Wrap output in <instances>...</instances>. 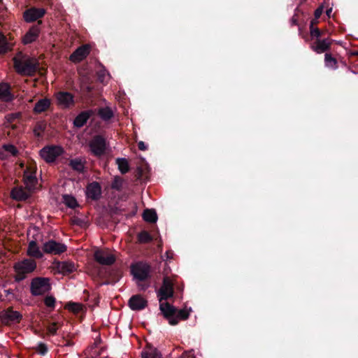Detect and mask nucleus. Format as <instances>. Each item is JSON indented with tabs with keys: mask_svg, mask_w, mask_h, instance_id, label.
Masks as SVG:
<instances>
[{
	"mask_svg": "<svg viewBox=\"0 0 358 358\" xmlns=\"http://www.w3.org/2000/svg\"><path fill=\"white\" fill-rule=\"evenodd\" d=\"M173 294V284L168 277L164 278L163 285L158 292L159 309L164 316L171 325L178 324L179 320H186L189 317V311L186 309L178 310L174 306L166 302V299Z\"/></svg>",
	"mask_w": 358,
	"mask_h": 358,
	"instance_id": "obj_1",
	"label": "nucleus"
},
{
	"mask_svg": "<svg viewBox=\"0 0 358 358\" xmlns=\"http://www.w3.org/2000/svg\"><path fill=\"white\" fill-rule=\"evenodd\" d=\"M15 71L21 75L31 76L37 69L38 62L34 57L18 53L14 58Z\"/></svg>",
	"mask_w": 358,
	"mask_h": 358,
	"instance_id": "obj_2",
	"label": "nucleus"
},
{
	"mask_svg": "<svg viewBox=\"0 0 358 358\" xmlns=\"http://www.w3.org/2000/svg\"><path fill=\"white\" fill-rule=\"evenodd\" d=\"M131 271L134 280L137 283H139L149 277L150 268L149 265L145 263L138 262L131 266Z\"/></svg>",
	"mask_w": 358,
	"mask_h": 358,
	"instance_id": "obj_3",
	"label": "nucleus"
},
{
	"mask_svg": "<svg viewBox=\"0 0 358 358\" xmlns=\"http://www.w3.org/2000/svg\"><path fill=\"white\" fill-rule=\"evenodd\" d=\"M36 266L35 261L31 259H24L15 265V270L17 273V280H22L24 274L32 272Z\"/></svg>",
	"mask_w": 358,
	"mask_h": 358,
	"instance_id": "obj_4",
	"label": "nucleus"
},
{
	"mask_svg": "<svg viewBox=\"0 0 358 358\" xmlns=\"http://www.w3.org/2000/svg\"><path fill=\"white\" fill-rule=\"evenodd\" d=\"M63 149L60 146H46L41 150V157L47 162H52L55 159L62 155Z\"/></svg>",
	"mask_w": 358,
	"mask_h": 358,
	"instance_id": "obj_5",
	"label": "nucleus"
},
{
	"mask_svg": "<svg viewBox=\"0 0 358 358\" xmlns=\"http://www.w3.org/2000/svg\"><path fill=\"white\" fill-rule=\"evenodd\" d=\"M50 289L48 278H38L32 280L31 285V293L34 295H41Z\"/></svg>",
	"mask_w": 358,
	"mask_h": 358,
	"instance_id": "obj_6",
	"label": "nucleus"
},
{
	"mask_svg": "<svg viewBox=\"0 0 358 358\" xmlns=\"http://www.w3.org/2000/svg\"><path fill=\"white\" fill-rule=\"evenodd\" d=\"M55 100L62 109L69 108L75 103L73 94L67 92H59L55 94Z\"/></svg>",
	"mask_w": 358,
	"mask_h": 358,
	"instance_id": "obj_7",
	"label": "nucleus"
},
{
	"mask_svg": "<svg viewBox=\"0 0 358 358\" xmlns=\"http://www.w3.org/2000/svg\"><path fill=\"white\" fill-rule=\"evenodd\" d=\"M24 182L27 189L33 190L36 185V166L30 164L24 171Z\"/></svg>",
	"mask_w": 358,
	"mask_h": 358,
	"instance_id": "obj_8",
	"label": "nucleus"
},
{
	"mask_svg": "<svg viewBox=\"0 0 358 358\" xmlns=\"http://www.w3.org/2000/svg\"><path fill=\"white\" fill-rule=\"evenodd\" d=\"M66 245L53 240L45 242L43 245V250L45 253L60 255L66 250Z\"/></svg>",
	"mask_w": 358,
	"mask_h": 358,
	"instance_id": "obj_9",
	"label": "nucleus"
},
{
	"mask_svg": "<svg viewBox=\"0 0 358 358\" xmlns=\"http://www.w3.org/2000/svg\"><path fill=\"white\" fill-rule=\"evenodd\" d=\"M91 152L96 156H101L106 150V141L101 136H96L90 143Z\"/></svg>",
	"mask_w": 358,
	"mask_h": 358,
	"instance_id": "obj_10",
	"label": "nucleus"
},
{
	"mask_svg": "<svg viewBox=\"0 0 358 358\" xmlns=\"http://www.w3.org/2000/svg\"><path fill=\"white\" fill-rule=\"evenodd\" d=\"M91 51V46L88 44L83 45L78 48L69 57V59L73 63H78L86 58Z\"/></svg>",
	"mask_w": 358,
	"mask_h": 358,
	"instance_id": "obj_11",
	"label": "nucleus"
},
{
	"mask_svg": "<svg viewBox=\"0 0 358 358\" xmlns=\"http://www.w3.org/2000/svg\"><path fill=\"white\" fill-rule=\"evenodd\" d=\"M94 257L97 262L103 265H110L115 262V257L108 250H96Z\"/></svg>",
	"mask_w": 358,
	"mask_h": 358,
	"instance_id": "obj_12",
	"label": "nucleus"
},
{
	"mask_svg": "<svg viewBox=\"0 0 358 358\" xmlns=\"http://www.w3.org/2000/svg\"><path fill=\"white\" fill-rule=\"evenodd\" d=\"M54 269L59 273L66 275L76 270V266L73 262H57L54 263Z\"/></svg>",
	"mask_w": 358,
	"mask_h": 358,
	"instance_id": "obj_13",
	"label": "nucleus"
},
{
	"mask_svg": "<svg viewBox=\"0 0 358 358\" xmlns=\"http://www.w3.org/2000/svg\"><path fill=\"white\" fill-rule=\"evenodd\" d=\"M45 13L43 8H31L25 10L23 16L27 22H31L43 17Z\"/></svg>",
	"mask_w": 358,
	"mask_h": 358,
	"instance_id": "obj_14",
	"label": "nucleus"
},
{
	"mask_svg": "<svg viewBox=\"0 0 358 358\" xmlns=\"http://www.w3.org/2000/svg\"><path fill=\"white\" fill-rule=\"evenodd\" d=\"M331 41L329 38L317 39L311 44L310 48L318 54L323 53L330 48Z\"/></svg>",
	"mask_w": 358,
	"mask_h": 358,
	"instance_id": "obj_15",
	"label": "nucleus"
},
{
	"mask_svg": "<svg viewBox=\"0 0 358 358\" xmlns=\"http://www.w3.org/2000/svg\"><path fill=\"white\" fill-rule=\"evenodd\" d=\"M101 194V188L99 184L96 182H93L88 185L86 189V195L87 198L93 200L99 199Z\"/></svg>",
	"mask_w": 358,
	"mask_h": 358,
	"instance_id": "obj_16",
	"label": "nucleus"
},
{
	"mask_svg": "<svg viewBox=\"0 0 358 358\" xmlns=\"http://www.w3.org/2000/svg\"><path fill=\"white\" fill-rule=\"evenodd\" d=\"M129 306L133 310H140L145 308L147 301L141 296L135 295L129 299Z\"/></svg>",
	"mask_w": 358,
	"mask_h": 358,
	"instance_id": "obj_17",
	"label": "nucleus"
},
{
	"mask_svg": "<svg viewBox=\"0 0 358 358\" xmlns=\"http://www.w3.org/2000/svg\"><path fill=\"white\" fill-rule=\"evenodd\" d=\"M21 315L17 311H14L11 309H8L3 313H1V323L3 322H17L20 321Z\"/></svg>",
	"mask_w": 358,
	"mask_h": 358,
	"instance_id": "obj_18",
	"label": "nucleus"
},
{
	"mask_svg": "<svg viewBox=\"0 0 358 358\" xmlns=\"http://www.w3.org/2000/svg\"><path fill=\"white\" fill-rule=\"evenodd\" d=\"M19 151L17 148L12 144H5L1 146V159L4 157H16Z\"/></svg>",
	"mask_w": 358,
	"mask_h": 358,
	"instance_id": "obj_19",
	"label": "nucleus"
},
{
	"mask_svg": "<svg viewBox=\"0 0 358 358\" xmlns=\"http://www.w3.org/2000/svg\"><path fill=\"white\" fill-rule=\"evenodd\" d=\"M40 29L38 26L32 27L23 38L24 44L31 43L34 41L38 36Z\"/></svg>",
	"mask_w": 358,
	"mask_h": 358,
	"instance_id": "obj_20",
	"label": "nucleus"
},
{
	"mask_svg": "<svg viewBox=\"0 0 358 358\" xmlns=\"http://www.w3.org/2000/svg\"><path fill=\"white\" fill-rule=\"evenodd\" d=\"M31 191L27 188H15L12 190L11 195L16 200H25L30 196Z\"/></svg>",
	"mask_w": 358,
	"mask_h": 358,
	"instance_id": "obj_21",
	"label": "nucleus"
},
{
	"mask_svg": "<svg viewBox=\"0 0 358 358\" xmlns=\"http://www.w3.org/2000/svg\"><path fill=\"white\" fill-rule=\"evenodd\" d=\"M27 254L28 255L35 258H41L43 256V253L40 248L34 241H31L29 242L27 248Z\"/></svg>",
	"mask_w": 358,
	"mask_h": 358,
	"instance_id": "obj_22",
	"label": "nucleus"
},
{
	"mask_svg": "<svg viewBox=\"0 0 358 358\" xmlns=\"http://www.w3.org/2000/svg\"><path fill=\"white\" fill-rule=\"evenodd\" d=\"M1 102H9L13 100L14 95L10 91V87L7 83H1Z\"/></svg>",
	"mask_w": 358,
	"mask_h": 358,
	"instance_id": "obj_23",
	"label": "nucleus"
},
{
	"mask_svg": "<svg viewBox=\"0 0 358 358\" xmlns=\"http://www.w3.org/2000/svg\"><path fill=\"white\" fill-rule=\"evenodd\" d=\"M50 105V101L48 99L39 100L34 106V112H44L48 110Z\"/></svg>",
	"mask_w": 358,
	"mask_h": 358,
	"instance_id": "obj_24",
	"label": "nucleus"
},
{
	"mask_svg": "<svg viewBox=\"0 0 358 358\" xmlns=\"http://www.w3.org/2000/svg\"><path fill=\"white\" fill-rule=\"evenodd\" d=\"M96 74H97L99 80L101 83H107L110 78V76L109 73L102 66H99L98 67Z\"/></svg>",
	"mask_w": 358,
	"mask_h": 358,
	"instance_id": "obj_25",
	"label": "nucleus"
},
{
	"mask_svg": "<svg viewBox=\"0 0 358 358\" xmlns=\"http://www.w3.org/2000/svg\"><path fill=\"white\" fill-rule=\"evenodd\" d=\"M143 217L145 221L154 223L157 220V215L155 210L146 209L143 213Z\"/></svg>",
	"mask_w": 358,
	"mask_h": 358,
	"instance_id": "obj_26",
	"label": "nucleus"
},
{
	"mask_svg": "<svg viewBox=\"0 0 358 358\" xmlns=\"http://www.w3.org/2000/svg\"><path fill=\"white\" fill-rule=\"evenodd\" d=\"M90 118V113H79L75 118L73 124L76 127H83Z\"/></svg>",
	"mask_w": 358,
	"mask_h": 358,
	"instance_id": "obj_27",
	"label": "nucleus"
},
{
	"mask_svg": "<svg viewBox=\"0 0 358 358\" xmlns=\"http://www.w3.org/2000/svg\"><path fill=\"white\" fill-rule=\"evenodd\" d=\"M315 21L312 20L310 24V35L312 39L315 41L320 39L322 32L316 27L314 26Z\"/></svg>",
	"mask_w": 358,
	"mask_h": 358,
	"instance_id": "obj_28",
	"label": "nucleus"
},
{
	"mask_svg": "<svg viewBox=\"0 0 358 358\" xmlns=\"http://www.w3.org/2000/svg\"><path fill=\"white\" fill-rule=\"evenodd\" d=\"M143 358H162L161 354L153 348H150L142 352Z\"/></svg>",
	"mask_w": 358,
	"mask_h": 358,
	"instance_id": "obj_29",
	"label": "nucleus"
},
{
	"mask_svg": "<svg viewBox=\"0 0 358 358\" xmlns=\"http://www.w3.org/2000/svg\"><path fill=\"white\" fill-rule=\"evenodd\" d=\"M70 166L73 169L78 172H81L84 169V163L80 159H74L71 160Z\"/></svg>",
	"mask_w": 358,
	"mask_h": 358,
	"instance_id": "obj_30",
	"label": "nucleus"
},
{
	"mask_svg": "<svg viewBox=\"0 0 358 358\" xmlns=\"http://www.w3.org/2000/svg\"><path fill=\"white\" fill-rule=\"evenodd\" d=\"M118 169L122 173H125L129 171V164L127 159L124 158L117 159Z\"/></svg>",
	"mask_w": 358,
	"mask_h": 358,
	"instance_id": "obj_31",
	"label": "nucleus"
},
{
	"mask_svg": "<svg viewBox=\"0 0 358 358\" xmlns=\"http://www.w3.org/2000/svg\"><path fill=\"white\" fill-rule=\"evenodd\" d=\"M63 200L64 203L69 208H74L78 206L76 199L71 195H64Z\"/></svg>",
	"mask_w": 358,
	"mask_h": 358,
	"instance_id": "obj_32",
	"label": "nucleus"
},
{
	"mask_svg": "<svg viewBox=\"0 0 358 358\" xmlns=\"http://www.w3.org/2000/svg\"><path fill=\"white\" fill-rule=\"evenodd\" d=\"M324 62L325 65L331 69H335L336 67L337 62L335 58H334L331 55L326 54L324 56Z\"/></svg>",
	"mask_w": 358,
	"mask_h": 358,
	"instance_id": "obj_33",
	"label": "nucleus"
},
{
	"mask_svg": "<svg viewBox=\"0 0 358 358\" xmlns=\"http://www.w3.org/2000/svg\"><path fill=\"white\" fill-rule=\"evenodd\" d=\"M13 43L11 42H7L6 38L1 34V53L6 52L11 50Z\"/></svg>",
	"mask_w": 358,
	"mask_h": 358,
	"instance_id": "obj_34",
	"label": "nucleus"
},
{
	"mask_svg": "<svg viewBox=\"0 0 358 358\" xmlns=\"http://www.w3.org/2000/svg\"><path fill=\"white\" fill-rule=\"evenodd\" d=\"M66 308L75 313H78L82 309V305L78 303H69L66 305Z\"/></svg>",
	"mask_w": 358,
	"mask_h": 358,
	"instance_id": "obj_35",
	"label": "nucleus"
},
{
	"mask_svg": "<svg viewBox=\"0 0 358 358\" xmlns=\"http://www.w3.org/2000/svg\"><path fill=\"white\" fill-rule=\"evenodd\" d=\"M151 240L150 235L147 231H142L138 234V241L142 243H146Z\"/></svg>",
	"mask_w": 358,
	"mask_h": 358,
	"instance_id": "obj_36",
	"label": "nucleus"
},
{
	"mask_svg": "<svg viewBox=\"0 0 358 358\" xmlns=\"http://www.w3.org/2000/svg\"><path fill=\"white\" fill-rule=\"evenodd\" d=\"M36 351L41 355H44L48 352V348L44 343H40L36 346Z\"/></svg>",
	"mask_w": 358,
	"mask_h": 358,
	"instance_id": "obj_37",
	"label": "nucleus"
},
{
	"mask_svg": "<svg viewBox=\"0 0 358 358\" xmlns=\"http://www.w3.org/2000/svg\"><path fill=\"white\" fill-rule=\"evenodd\" d=\"M45 127H46V124L44 123H40V124H37V126L34 129L35 134L38 136H41V132L45 130Z\"/></svg>",
	"mask_w": 358,
	"mask_h": 358,
	"instance_id": "obj_38",
	"label": "nucleus"
},
{
	"mask_svg": "<svg viewBox=\"0 0 358 358\" xmlns=\"http://www.w3.org/2000/svg\"><path fill=\"white\" fill-rule=\"evenodd\" d=\"M122 180L119 178H115L111 185L112 188L120 189L122 187Z\"/></svg>",
	"mask_w": 358,
	"mask_h": 358,
	"instance_id": "obj_39",
	"label": "nucleus"
},
{
	"mask_svg": "<svg viewBox=\"0 0 358 358\" xmlns=\"http://www.w3.org/2000/svg\"><path fill=\"white\" fill-rule=\"evenodd\" d=\"M55 299L52 296H47L45 299V304L48 307H53L55 306Z\"/></svg>",
	"mask_w": 358,
	"mask_h": 358,
	"instance_id": "obj_40",
	"label": "nucleus"
},
{
	"mask_svg": "<svg viewBox=\"0 0 358 358\" xmlns=\"http://www.w3.org/2000/svg\"><path fill=\"white\" fill-rule=\"evenodd\" d=\"M57 327L56 323H52L48 327V331L50 334L55 335L57 333Z\"/></svg>",
	"mask_w": 358,
	"mask_h": 358,
	"instance_id": "obj_41",
	"label": "nucleus"
},
{
	"mask_svg": "<svg viewBox=\"0 0 358 358\" xmlns=\"http://www.w3.org/2000/svg\"><path fill=\"white\" fill-rule=\"evenodd\" d=\"M323 8H324L323 6L322 5L315 10L314 15H315V17L316 20L318 19L321 16V15L323 12Z\"/></svg>",
	"mask_w": 358,
	"mask_h": 358,
	"instance_id": "obj_42",
	"label": "nucleus"
},
{
	"mask_svg": "<svg viewBox=\"0 0 358 358\" xmlns=\"http://www.w3.org/2000/svg\"><path fill=\"white\" fill-rule=\"evenodd\" d=\"M99 115L100 117L105 121L109 120L113 116V113H99Z\"/></svg>",
	"mask_w": 358,
	"mask_h": 358,
	"instance_id": "obj_43",
	"label": "nucleus"
},
{
	"mask_svg": "<svg viewBox=\"0 0 358 358\" xmlns=\"http://www.w3.org/2000/svg\"><path fill=\"white\" fill-rule=\"evenodd\" d=\"M6 296L8 297V300H11L14 298V294L11 292L10 289L4 290Z\"/></svg>",
	"mask_w": 358,
	"mask_h": 358,
	"instance_id": "obj_44",
	"label": "nucleus"
},
{
	"mask_svg": "<svg viewBox=\"0 0 358 358\" xmlns=\"http://www.w3.org/2000/svg\"><path fill=\"white\" fill-rule=\"evenodd\" d=\"M138 146L139 150H145L147 149L146 145L143 141H139L138 143Z\"/></svg>",
	"mask_w": 358,
	"mask_h": 358,
	"instance_id": "obj_45",
	"label": "nucleus"
},
{
	"mask_svg": "<svg viewBox=\"0 0 358 358\" xmlns=\"http://www.w3.org/2000/svg\"><path fill=\"white\" fill-rule=\"evenodd\" d=\"M291 25L294 26L297 24V19L295 16H293L290 20Z\"/></svg>",
	"mask_w": 358,
	"mask_h": 358,
	"instance_id": "obj_46",
	"label": "nucleus"
},
{
	"mask_svg": "<svg viewBox=\"0 0 358 358\" xmlns=\"http://www.w3.org/2000/svg\"><path fill=\"white\" fill-rule=\"evenodd\" d=\"M332 12V8H329L326 10L327 15L329 17L331 16V13Z\"/></svg>",
	"mask_w": 358,
	"mask_h": 358,
	"instance_id": "obj_47",
	"label": "nucleus"
},
{
	"mask_svg": "<svg viewBox=\"0 0 358 358\" xmlns=\"http://www.w3.org/2000/svg\"><path fill=\"white\" fill-rule=\"evenodd\" d=\"M86 90H87L88 92H90V91H91V90H92V87H86Z\"/></svg>",
	"mask_w": 358,
	"mask_h": 358,
	"instance_id": "obj_48",
	"label": "nucleus"
},
{
	"mask_svg": "<svg viewBox=\"0 0 358 358\" xmlns=\"http://www.w3.org/2000/svg\"><path fill=\"white\" fill-rule=\"evenodd\" d=\"M98 112L101 113V112H104V111L103 109H100Z\"/></svg>",
	"mask_w": 358,
	"mask_h": 358,
	"instance_id": "obj_49",
	"label": "nucleus"
},
{
	"mask_svg": "<svg viewBox=\"0 0 358 358\" xmlns=\"http://www.w3.org/2000/svg\"><path fill=\"white\" fill-rule=\"evenodd\" d=\"M6 358H10L7 355H6Z\"/></svg>",
	"mask_w": 358,
	"mask_h": 358,
	"instance_id": "obj_50",
	"label": "nucleus"
},
{
	"mask_svg": "<svg viewBox=\"0 0 358 358\" xmlns=\"http://www.w3.org/2000/svg\"><path fill=\"white\" fill-rule=\"evenodd\" d=\"M192 358H194V357H192Z\"/></svg>",
	"mask_w": 358,
	"mask_h": 358,
	"instance_id": "obj_51",
	"label": "nucleus"
}]
</instances>
